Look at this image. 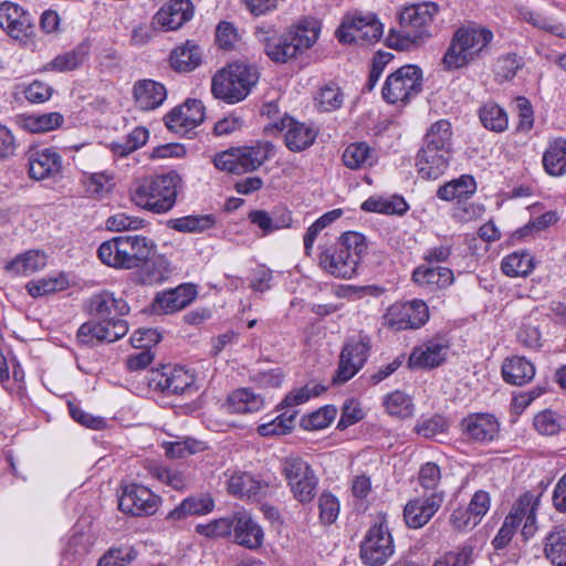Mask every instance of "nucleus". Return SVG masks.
<instances>
[{"label": "nucleus", "instance_id": "obj_51", "mask_svg": "<svg viewBox=\"0 0 566 566\" xmlns=\"http://www.w3.org/2000/svg\"><path fill=\"white\" fill-rule=\"evenodd\" d=\"M27 290L32 297H41L51 293L61 292L69 287V280L64 274L30 281Z\"/></svg>", "mask_w": 566, "mask_h": 566}, {"label": "nucleus", "instance_id": "obj_35", "mask_svg": "<svg viewBox=\"0 0 566 566\" xmlns=\"http://www.w3.org/2000/svg\"><path fill=\"white\" fill-rule=\"evenodd\" d=\"M46 255L39 250H29L14 256L4 266L7 273L12 276H29L44 269Z\"/></svg>", "mask_w": 566, "mask_h": 566}, {"label": "nucleus", "instance_id": "obj_8", "mask_svg": "<svg viewBox=\"0 0 566 566\" xmlns=\"http://www.w3.org/2000/svg\"><path fill=\"white\" fill-rule=\"evenodd\" d=\"M382 33L384 25L374 13L356 11L343 18L336 38L345 44L369 45L380 40Z\"/></svg>", "mask_w": 566, "mask_h": 566}, {"label": "nucleus", "instance_id": "obj_54", "mask_svg": "<svg viewBox=\"0 0 566 566\" xmlns=\"http://www.w3.org/2000/svg\"><path fill=\"white\" fill-rule=\"evenodd\" d=\"M384 406L386 411L394 417L408 418L413 412L411 397L400 390H396L385 396Z\"/></svg>", "mask_w": 566, "mask_h": 566}, {"label": "nucleus", "instance_id": "obj_4", "mask_svg": "<svg viewBox=\"0 0 566 566\" xmlns=\"http://www.w3.org/2000/svg\"><path fill=\"white\" fill-rule=\"evenodd\" d=\"M260 80L256 65L248 62H233L219 70L211 81V93L227 104L245 99Z\"/></svg>", "mask_w": 566, "mask_h": 566}, {"label": "nucleus", "instance_id": "obj_1", "mask_svg": "<svg viewBox=\"0 0 566 566\" xmlns=\"http://www.w3.org/2000/svg\"><path fill=\"white\" fill-rule=\"evenodd\" d=\"M318 265L337 279L349 280L357 273L361 258L367 252V242L359 232L348 231L329 245L318 247Z\"/></svg>", "mask_w": 566, "mask_h": 566}, {"label": "nucleus", "instance_id": "obj_27", "mask_svg": "<svg viewBox=\"0 0 566 566\" xmlns=\"http://www.w3.org/2000/svg\"><path fill=\"white\" fill-rule=\"evenodd\" d=\"M156 389L165 395H182L195 390V377L182 367L157 373L153 378Z\"/></svg>", "mask_w": 566, "mask_h": 566}, {"label": "nucleus", "instance_id": "obj_22", "mask_svg": "<svg viewBox=\"0 0 566 566\" xmlns=\"http://www.w3.org/2000/svg\"><path fill=\"white\" fill-rule=\"evenodd\" d=\"M411 280L420 289L434 293L449 287L454 281V275L452 270L446 266L420 264L412 271Z\"/></svg>", "mask_w": 566, "mask_h": 566}, {"label": "nucleus", "instance_id": "obj_10", "mask_svg": "<svg viewBox=\"0 0 566 566\" xmlns=\"http://www.w3.org/2000/svg\"><path fill=\"white\" fill-rule=\"evenodd\" d=\"M282 472L298 502L308 503L314 499L318 480L306 461L298 457H290L284 460Z\"/></svg>", "mask_w": 566, "mask_h": 566}, {"label": "nucleus", "instance_id": "obj_61", "mask_svg": "<svg viewBox=\"0 0 566 566\" xmlns=\"http://www.w3.org/2000/svg\"><path fill=\"white\" fill-rule=\"evenodd\" d=\"M163 447L166 454L175 459L186 458L203 449L201 442L191 438L164 442Z\"/></svg>", "mask_w": 566, "mask_h": 566}, {"label": "nucleus", "instance_id": "obj_33", "mask_svg": "<svg viewBox=\"0 0 566 566\" xmlns=\"http://www.w3.org/2000/svg\"><path fill=\"white\" fill-rule=\"evenodd\" d=\"M450 153L422 146L417 155L419 175L424 179H438L448 168Z\"/></svg>", "mask_w": 566, "mask_h": 566}, {"label": "nucleus", "instance_id": "obj_30", "mask_svg": "<svg viewBox=\"0 0 566 566\" xmlns=\"http://www.w3.org/2000/svg\"><path fill=\"white\" fill-rule=\"evenodd\" d=\"M136 106L142 111H154L161 106L167 98L164 84L154 80H139L133 86Z\"/></svg>", "mask_w": 566, "mask_h": 566}, {"label": "nucleus", "instance_id": "obj_58", "mask_svg": "<svg viewBox=\"0 0 566 566\" xmlns=\"http://www.w3.org/2000/svg\"><path fill=\"white\" fill-rule=\"evenodd\" d=\"M337 410L333 406H325L301 419V426L305 430H321L328 427L335 419Z\"/></svg>", "mask_w": 566, "mask_h": 566}, {"label": "nucleus", "instance_id": "obj_37", "mask_svg": "<svg viewBox=\"0 0 566 566\" xmlns=\"http://www.w3.org/2000/svg\"><path fill=\"white\" fill-rule=\"evenodd\" d=\"M502 375L506 382L515 386H523L533 379L535 375V367L526 358L513 356L504 360L502 365Z\"/></svg>", "mask_w": 566, "mask_h": 566}, {"label": "nucleus", "instance_id": "obj_41", "mask_svg": "<svg viewBox=\"0 0 566 566\" xmlns=\"http://www.w3.org/2000/svg\"><path fill=\"white\" fill-rule=\"evenodd\" d=\"M263 406L264 399L247 388L234 390L227 399V409L232 413L255 412Z\"/></svg>", "mask_w": 566, "mask_h": 566}, {"label": "nucleus", "instance_id": "obj_63", "mask_svg": "<svg viewBox=\"0 0 566 566\" xmlns=\"http://www.w3.org/2000/svg\"><path fill=\"white\" fill-rule=\"evenodd\" d=\"M523 66V61L516 54H505L497 59L494 73L500 81L512 80Z\"/></svg>", "mask_w": 566, "mask_h": 566}, {"label": "nucleus", "instance_id": "obj_48", "mask_svg": "<svg viewBox=\"0 0 566 566\" xmlns=\"http://www.w3.org/2000/svg\"><path fill=\"white\" fill-rule=\"evenodd\" d=\"M482 125L493 132H504L509 126L506 112L496 103H485L479 111Z\"/></svg>", "mask_w": 566, "mask_h": 566}, {"label": "nucleus", "instance_id": "obj_12", "mask_svg": "<svg viewBox=\"0 0 566 566\" xmlns=\"http://www.w3.org/2000/svg\"><path fill=\"white\" fill-rule=\"evenodd\" d=\"M127 332L128 324L125 319L102 322L93 317L80 326L76 338L81 345L92 347L104 342H116Z\"/></svg>", "mask_w": 566, "mask_h": 566}, {"label": "nucleus", "instance_id": "obj_56", "mask_svg": "<svg viewBox=\"0 0 566 566\" xmlns=\"http://www.w3.org/2000/svg\"><path fill=\"white\" fill-rule=\"evenodd\" d=\"M474 562V548L465 543L455 551H450L438 558L433 566H471Z\"/></svg>", "mask_w": 566, "mask_h": 566}, {"label": "nucleus", "instance_id": "obj_26", "mask_svg": "<svg viewBox=\"0 0 566 566\" xmlns=\"http://www.w3.org/2000/svg\"><path fill=\"white\" fill-rule=\"evenodd\" d=\"M159 342V334L155 329H139L130 337L134 347L139 348L138 353L132 354L126 359V367L130 371L143 370L154 360V354L149 349L151 344Z\"/></svg>", "mask_w": 566, "mask_h": 566}, {"label": "nucleus", "instance_id": "obj_47", "mask_svg": "<svg viewBox=\"0 0 566 566\" xmlns=\"http://www.w3.org/2000/svg\"><path fill=\"white\" fill-rule=\"evenodd\" d=\"M501 269L510 277L526 276L534 269L533 258L527 252H513L502 260Z\"/></svg>", "mask_w": 566, "mask_h": 566}, {"label": "nucleus", "instance_id": "obj_14", "mask_svg": "<svg viewBox=\"0 0 566 566\" xmlns=\"http://www.w3.org/2000/svg\"><path fill=\"white\" fill-rule=\"evenodd\" d=\"M369 340L363 337L352 338L344 345L333 382L345 384L364 366L369 354Z\"/></svg>", "mask_w": 566, "mask_h": 566}, {"label": "nucleus", "instance_id": "obj_2", "mask_svg": "<svg viewBox=\"0 0 566 566\" xmlns=\"http://www.w3.org/2000/svg\"><path fill=\"white\" fill-rule=\"evenodd\" d=\"M182 186L181 176L176 171H169L134 184L130 189V199L143 209L154 213H166L175 207Z\"/></svg>", "mask_w": 566, "mask_h": 566}, {"label": "nucleus", "instance_id": "obj_17", "mask_svg": "<svg viewBox=\"0 0 566 566\" xmlns=\"http://www.w3.org/2000/svg\"><path fill=\"white\" fill-rule=\"evenodd\" d=\"M205 119V106L199 99H187L182 105L172 108L165 116L167 128L185 135Z\"/></svg>", "mask_w": 566, "mask_h": 566}, {"label": "nucleus", "instance_id": "obj_13", "mask_svg": "<svg viewBox=\"0 0 566 566\" xmlns=\"http://www.w3.org/2000/svg\"><path fill=\"white\" fill-rule=\"evenodd\" d=\"M394 554V542L388 527L384 523L373 525L360 546L364 563L380 566Z\"/></svg>", "mask_w": 566, "mask_h": 566}, {"label": "nucleus", "instance_id": "obj_23", "mask_svg": "<svg viewBox=\"0 0 566 566\" xmlns=\"http://www.w3.org/2000/svg\"><path fill=\"white\" fill-rule=\"evenodd\" d=\"M29 176L43 180L57 176L62 170V158L52 148L31 150L28 154Z\"/></svg>", "mask_w": 566, "mask_h": 566}, {"label": "nucleus", "instance_id": "obj_5", "mask_svg": "<svg viewBox=\"0 0 566 566\" xmlns=\"http://www.w3.org/2000/svg\"><path fill=\"white\" fill-rule=\"evenodd\" d=\"M437 13L438 6L433 2L405 8L399 18V30L389 31L386 44L389 48L405 51L423 38L431 36V25Z\"/></svg>", "mask_w": 566, "mask_h": 566}, {"label": "nucleus", "instance_id": "obj_46", "mask_svg": "<svg viewBox=\"0 0 566 566\" xmlns=\"http://www.w3.org/2000/svg\"><path fill=\"white\" fill-rule=\"evenodd\" d=\"M451 124L446 119H440L433 123L428 129L423 146L442 153H451Z\"/></svg>", "mask_w": 566, "mask_h": 566}, {"label": "nucleus", "instance_id": "obj_3", "mask_svg": "<svg viewBox=\"0 0 566 566\" xmlns=\"http://www.w3.org/2000/svg\"><path fill=\"white\" fill-rule=\"evenodd\" d=\"M256 36L264 45V52L275 63H286L312 48L318 39V31L298 24L277 34L263 28L256 29Z\"/></svg>", "mask_w": 566, "mask_h": 566}, {"label": "nucleus", "instance_id": "obj_18", "mask_svg": "<svg viewBox=\"0 0 566 566\" xmlns=\"http://www.w3.org/2000/svg\"><path fill=\"white\" fill-rule=\"evenodd\" d=\"M539 505V495L532 492H525L513 504L511 512L505 517L513 524L522 526V536L525 541L532 538L536 531V512Z\"/></svg>", "mask_w": 566, "mask_h": 566}, {"label": "nucleus", "instance_id": "obj_31", "mask_svg": "<svg viewBox=\"0 0 566 566\" xmlns=\"http://www.w3.org/2000/svg\"><path fill=\"white\" fill-rule=\"evenodd\" d=\"M172 271L170 261L164 254H150L137 268L136 281L142 285H156L166 281Z\"/></svg>", "mask_w": 566, "mask_h": 566}, {"label": "nucleus", "instance_id": "obj_34", "mask_svg": "<svg viewBox=\"0 0 566 566\" xmlns=\"http://www.w3.org/2000/svg\"><path fill=\"white\" fill-rule=\"evenodd\" d=\"M126 270L137 269L154 252L156 244L143 235H122Z\"/></svg>", "mask_w": 566, "mask_h": 566}, {"label": "nucleus", "instance_id": "obj_21", "mask_svg": "<svg viewBox=\"0 0 566 566\" xmlns=\"http://www.w3.org/2000/svg\"><path fill=\"white\" fill-rule=\"evenodd\" d=\"M443 502V494L433 492L427 497L410 500L403 510L406 524L411 528L426 525L437 513Z\"/></svg>", "mask_w": 566, "mask_h": 566}, {"label": "nucleus", "instance_id": "obj_20", "mask_svg": "<svg viewBox=\"0 0 566 566\" xmlns=\"http://www.w3.org/2000/svg\"><path fill=\"white\" fill-rule=\"evenodd\" d=\"M280 130H284V143L294 153H300L311 147L318 132L313 126L285 116L277 124Z\"/></svg>", "mask_w": 566, "mask_h": 566}, {"label": "nucleus", "instance_id": "obj_32", "mask_svg": "<svg viewBox=\"0 0 566 566\" xmlns=\"http://www.w3.org/2000/svg\"><path fill=\"white\" fill-rule=\"evenodd\" d=\"M233 534L234 541L241 546L248 548H258L263 541L262 528L252 520L245 511H239L233 514Z\"/></svg>", "mask_w": 566, "mask_h": 566}, {"label": "nucleus", "instance_id": "obj_9", "mask_svg": "<svg viewBox=\"0 0 566 566\" xmlns=\"http://www.w3.org/2000/svg\"><path fill=\"white\" fill-rule=\"evenodd\" d=\"M422 91V71L407 64L391 73L382 86V98L389 103H407Z\"/></svg>", "mask_w": 566, "mask_h": 566}, {"label": "nucleus", "instance_id": "obj_52", "mask_svg": "<svg viewBox=\"0 0 566 566\" xmlns=\"http://www.w3.org/2000/svg\"><path fill=\"white\" fill-rule=\"evenodd\" d=\"M544 552L553 565H560L566 558V528L557 526L546 535Z\"/></svg>", "mask_w": 566, "mask_h": 566}, {"label": "nucleus", "instance_id": "obj_44", "mask_svg": "<svg viewBox=\"0 0 566 566\" xmlns=\"http://www.w3.org/2000/svg\"><path fill=\"white\" fill-rule=\"evenodd\" d=\"M216 224L213 214H189L181 218L170 219L167 226L182 233H200L211 229Z\"/></svg>", "mask_w": 566, "mask_h": 566}, {"label": "nucleus", "instance_id": "obj_6", "mask_svg": "<svg viewBox=\"0 0 566 566\" xmlns=\"http://www.w3.org/2000/svg\"><path fill=\"white\" fill-rule=\"evenodd\" d=\"M493 39L490 30L484 28H460L457 30L442 63L446 70L452 71L467 66L476 60Z\"/></svg>", "mask_w": 566, "mask_h": 566}, {"label": "nucleus", "instance_id": "obj_64", "mask_svg": "<svg viewBox=\"0 0 566 566\" xmlns=\"http://www.w3.org/2000/svg\"><path fill=\"white\" fill-rule=\"evenodd\" d=\"M523 19L531 23L533 27L547 31L559 38H564L566 35V29L563 24L556 23L553 19L544 17L541 13L525 11L523 12Z\"/></svg>", "mask_w": 566, "mask_h": 566}, {"label": "nucleus", "instance_id": "obj_45", "mask_svg": "<svg viewBox=\"0 0 566 566\" xmlns=\"http://www.w3.org/2000/svg\"><path fill=\"white\" fill-rule=\"evenodd\" d=\"M171 66L179 72H189L201 63L200 48L188 41L185 45L175 49L170 54Z\"/></svg>", "mask_w": 566, "mask_h": 566}, {"label": "nucleus", "instance_id": "obj_42", "mask_svg": "<svg viewBox=\"0 0 566 566\" xmlns=\"http://www.w3.org/2000/svg\"><path fill=\"white\" fill-rule=\"evenodd\" d=\"M63 122V115L57 112L21 115L18 117L20 127L30 133H46L60 127Z\"/></svg>", "mask_w": 566, "mask_h": 566}, {"label": "nucleus", "instance_id": "obj_7", "mask_svg": "<svg viewBox=\"0 0 566 566\" xmlns=\"http://www.w3.org/2000/svg\"><path fill=\"white\" fill-rule=\"evenodd\" d=\"M273 145L270 142H258L251 146L230 148L214 156L213 164L231 174H245L256 170L270 157Z\"/></svg>", "mask_w": 566, "mask_h": 566}, {"label": "nucleus", "instance_id": "obj_25", "mask_svg": "<svg viewBox=\"0 0 566 566\" xmlns=\"http://www.w3.org/2000/svg\"><path fill=\"white\" fill-rule=\"evenodd\" d=\"M193 285L181 284L176 289L160 292L156 295L153 310L156 314H169L188 306L196 297Z\"/></svg>", "mask_w": 566, "mask_h": 566}, {"label": "nucleus", "instance_id": "obj_40", "mask_svg": "<svg viewBox=\"0 0 566 566\" xmlns=\"http://www.w3.org/2000/svg\"><path fill=\"white\" fill-rule=\"evenodd\" d=\"M476 191V182L470 175H462L446 182L437 190V197L444 201L468 199Z\"/></svg>", "mask_w": 566, "mask_h": 566}, {"label": "nucleus", "instance_id": "obj_19", "mask_svg": "<svg viewBox=\"0 0 566 566\" xmlns=\"http://www.w3.org/2000/svg\"><path fill=\"white\" fill-rule=\"evenodd\" d=\"M460 428L467 440L489 443L497 437L500 423L493 415L471 413L462 419Z\"/></svg>", "mask_w": 566, "mask_h": 566}, {"label": "nucleus", "instance_id": "obj_55", "mask_svg": "<svg viewBox=\"0 0 566 566\" xmlns=\"http://www.w3.org/2000/svg\"><path fill=\"white\" fill-rule=\"evenodd\" d=\"M88 55V46L80 44L75 49L64 54L54 57L50 65L53 70L59 72L72 71L78 67Z\"/></svg>", "mask_w": 566, "mask_h": 566}, {"label": "nucleus", "instance_id": "obj_53", "mask_svg": "<svg viewBox=\"0 0 566 566\" xmlns=\"http://www.w3.org/2000/svg\"><path fill=\"white\" fill-rule=\"evenodd\" d=\"M296 416V410H293L292 412L284 411L272 421L260 424L258 427V432L262 437L286 434L293 429Z\"/></svg>", "mask_w": 566, "mask_h": 566}, {"label": "nucleus", "instance_id": "obj_24", "mask_svg": "<svg viewBox=\"0 0 566 566\" xmlns=\"http://www.w3.org/2000/svg\"><path fill=\"white\" fill-rule=\"evenodd\" d=\"M88 312L102 322L122 319L120 316L129 312V306L125 300L116 298L113 293L103 291L91 296Z\"/></svg>", "mask_w": 566, "mask_h": 566}, {"label": "nucleus", "instance_id": "obj_11", "mask_svg": "<svg viewBox=\"0 0 566 566\" xmlns=\"http://www.w3.org/2000/svg\"><path fill=\"white\" fill-rule=\"evenodd\" d=\"M382 318L384 325L391 331L416 329L426 324L429 310L421 300L395 303L387 308Z\"/></svg>", "mask_w": 566, "mask_h": 566}, {"label": "nucleus", "instance_id": "obj_57", "mask_svg": "<svg viewBox=\"0 0 566 566\" xmlns=\"http://www.w3.org/2000/svg\"><path fill=\"white\" fill-rule=\"evenodd\" d=\"M82 184L87 195L95 198H101L111 192L113 187L112 176L106 172L85 174Z\"/></svg>", "mask_w": 566, "mask_h": 566}, {"label": "nucleus", "instance_id": "obj_59", "mask_svg": "<svg viewBox=\"0 0 566 566\" xmlns=\"http://www.w3.org/2000/svg\"><path fill=\"white\" fill-rule=\"evenodd\" d=\"M150 474L174 490H185L189 485V480L184 472L177 469L157 465L150 469Z\"/></svg>", "mask_w": 566, "mask_h": 566}, {"label": "nucleus", "instance_id": "obj_50", "mask_svg": "<svg viewBox=\"0 0 566 566\" xmlns=\"http://www.w3.org/2000/svg\"><path fill=\"white\" fill-rule=\"evenodd\" d=\"M363 210L378 212L384 214L402 216L408 210V205L401 196H392L391 198H369L361 205Z\"/></svg>", "mask_w": 566, "mask_h": 566}, {"label": "nucleus", "instance_id": "obj_38", "mask_svg": "<svg viewBox=\"0 0 566 566\" xmlns=\"http://www.w3.org/2000/svg\"><path fill=\"white\" fill-rule=\"evenodd\" d=\"M266 488L262 481L248 472H234L228 479V491L240 499H251L260 495Z\"/></svg>", "mask_w": 566, "mask_h": 566}, {"label": "nucleus", "instance_id": "obj_62", "mask_svg": "<svg viewBox=\"0 0 566 566\" xmlns=\"http://www.w3.org/2000/svg\"><path fill=\"white\" fill-rule=\"evenodd\" d=\"M132 546L108 549L98 560L97 566H127L136 558Z\"/></svg>", "mask_w": 566, "mask_h": 566}, {"label": "nucleus", "instance_id": "obj_29", "mask_svg": "<svg viewBox=\"0 0 566 566\" xmlns=\"http://www.w3.org/2000/svg\"><path fill=\"white\" fill-rule=\"evenodd\" d=\"M192 18L189 0H174L164 6L154 17L153 23L165 30H177Z\"/></svg>", "mask_w": 566, "mask_h": 566}, {"label": "nucleus", "instance_id": "obj_15", "mask_svg": "<svg viewBox=\"0 0 566 566\" xmlns=\"http://www.w3.org/2000/svg\"><path fill=\"white\" fill-rule=\"evenodd\" d=\"M159 496L140 484H129L123 489L118 509L133 516L153 515L159 505Z\"/></svg>", "mask_w": 566, "mask_h": 566}, {"label": "nucleus", "instance_id": "obj_49", "mask_svg": "<svg viewBox=\"0 0 566 566\" xmlns=\"http://www.w3.org/2000/svg\"><path fill=\"white\" fill-rule=\"evenodd\" d=\"M97 254L107 266L126 270L122 235L103 242L97 250Z\"/></svg>", "mask_w": 566, "mask_h": 566}, {"label": "nucleus", "instance_id": "obj_39", "mask_svg": "<svg viewBox=\"0 0 566 566\" xmlns=\"http://www.w3.org/2000/svg\"><path fill=\"white\" fill-rule=\"evenodd\" d=\"M543 167L551 176L566 174V139L555 138L548 143L543 155Z\"/></svg>", "mask_w": 566, "mask_h": 566}, {"label": "nucleus", "instance_id": "obj_16", "mask_svg": "<svg viewBox=\"0 0 566 566\" xmlns=\"http://www.w3.org/2000/svg\"><path fill=\"white\" fill-rule=\"evenodd\" d=\"M0 28L11 38L23 40L33 34L34 18L13 2L0 3Z\"/></svg>", "mask_w": 566, "mask_h": 566}, {"label": "nucleus", "instance_id": "obj_36", "mask_svg": "<svg viewBox=\"0 0 566 566\" xmlns=\"http://www.w3.org/2000/svg\"><path fill=\"white\" fill-rule=\"evenodd\" d=\"M213 507L214 501L209 494H202L200 496H188L167 514L166 520L181 521L191 515L210 513Z\"/></svg>", "mask_w": 566, "mask_h": 566}, {"label": "nucleus", "instance_id": "obj_28", "mask_svg": "<svg viewBox=\"0 0 566 566\" xmlns=\"http://www.w3.org/2000/svg\"><path fill=\"white\" fill-rule=\"evenodd\" d=\"M448 344L442 339H430L413 348L408 364L411 368H434L446 360Z\"/></svg>", "mask_w": 566, "mask_h": 566}, {"label": "nucleus", "instance_id": "obj_43", "mask_svg": "<svg viewBox=\"0 0 566 566\" xmlns=\"http://www.w3.org/2000/svg\"><path fill=\"white\" fill-rule=\"evenodd\" d=\"M343 163L349 169H365L376 163V157L367 143H353L344 150Z\"/></svg>", "mask_w": 566, "mask_h": 566}, {"label": "nucleus", "instance_id": "obj_60", "mask_svg": "<svg viewBox=\"0 0 566 566\" xmlns=\"http://www.w3.org/2000/svg\"><path fill=\"white\" fill-rule=\"evenodd\" d=\"M315 99L321 111L332 112L342 106L344 95L338 86L327 84L319 90Z\"/></svg>", "mask_w": 566, "mask_h": 566}]
</instances>
